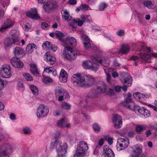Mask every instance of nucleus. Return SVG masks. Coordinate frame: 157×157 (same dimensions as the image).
Segmentation results:
<instances>
[{
    "label": "nucleus",
    "instance_id": "56",
    "mask_svg": "<svg viewBox=\"0 0 157 157\" xmlns=\"http://www.w3.org/2000/svg\"><path fill=\"white\" fill-rule=\"evenodd\" d=\"M145 133L146 134V136L148 137L151 135L152 133L150 130H147L145 132Z\"/></svg>",
    "mask_w": 157,
    "mask_h": 157
},
{
    "label": "nucleus",
    "instance_id": "3",
    "mask_svg": "<svg viewBox=\"0 0 157 157\" xmlns=\"http://www.w3.org/2000/svg\"><path fill=\"white\" fill-rule=\"evenodd\" d=\"M10 66L8 64L2 65L1 67L0 74L2 77L9 78L11 76Z\"/></svg>",
    "mask_w": 157,
    "mask_h": 157
},
{
    "label": "nucleus",
    "instance_id": "28",
    "mask_svg": "<svg viewBox=\"0 0 157 157\" xmlns=\"http://www.w3.org/2000/svg\"><path fill=\"white\" fill-rule=\"evenodd\" d=\"M147 128L145 126L141 125L140 124L137 125L136 127V131L138 134H141L143 131L146 130Z\"/></svg>",
    "mask_w": 157,
    "mask_h": 157
},
{
    "label": "nucleus",
    "instance_id": "23",
    "mask_svg": "<svg viewBox=\"0 0 157 157\" xmlns=\"http://www.w3.org/2000/svg\"><path fill=\"white\" fill-rule=\"evenodd\" d=\"M130 51V47L126 45H122L121 48L119 50L118 53L120 54H125L128 53Z\"/></svg>",
    "mask_w": 157,
    "mask_h": 157
},
{
    "label": "nucleus",
    "instance_id": "61",
    "mask_svg": "<svg viewBox=\"0 0 157 157\" xmlns=\"http://www.w3.org/2000/svg\"><path fill=\"white\" fill-rule=\"evenodd\" d=\"M10 117L11 120H15L16 118V117L15 115L12 113L10 115Z\"/></svg>",
    "mask_w": 157,
    "mask_h": 157
},
{
    "label": "nucleus",
    "instance_id": "36",
    "mask_svg": "<svg viewBox=\"0 0 157 157\" xmlns=\"http://www.w3.org/2000/svg\"><path fill=\"white\" fill-rule=\"evenodd\" d=\"M31 67V71L32 72L33 74H38V72H37V69H36V65L35 64H32L30 65Z\"/></svg>",
    "mask_w": 157,
    "mask_h": 157
},
{
    "label": "nucleus",
    "instance_id": "25",
    "mask_svg": "<svg viewBox=\"0 0 157 157\" xmlns=\"http://www.w3.org/2000/svg\"><path fill=\"white\" fill-rule=\"evenodd\" d=\"M142 151L141 148L139 147H135L131 155V157H139Z\"/></svg>",
    "mask_w": 157,
    "mask_h": 157
},
{
    "label": "nucleus",
    "instance_id": "18",
    "mask_svg": "<svg viewBox=\"0 0 157 157\" xmlns=\"http://www.w3.org/2000/svg\"><path fill=\"white\" fill-rule=\"evenodd\" d=\"M143 4L144 6L149 9H153L155 7L153 0H144Z\"/></svg>",
    "mask_w": 157,
    "mask_h": 157
},
{
    "label": "nucleus",
    "instance_id": "14",
    "mask_svg": "<svg viewBox=\"0 0 157 157\" xmlns=\"http://www.w3.org/2000/svg\"><path fill=\"white\" fill-rule=\"evenodd\" d=\"M13 25L12 21L9 19H7L4 21L3 24L0 28V31L3 32Z\"/></svg>",
    "mask_w": 157,
    "mask_h": 157
},
{
    "label": "nucleus",
    "instance_id": "38",
    "mask_svg": "<svg viewBox=\"0 0 157 157\" xmlns=\"http://www.w3.org/2000/svg\"><path fill=\"white\" fill-rule=\"evenodd\" d=\"M43 82L45 84H47L48 82H53L52 79L48 77H44L42 80Z\"/></svg>",
    "mask_w": 157,
    "mask_h": 157
},
{
    "label": "nucleus",
    "instance_id": "55",
    "mask_svg": "<svg viewBox=\"0 0 157 157\" xmlns=\"http://www.w3.org/2000/svg\"><path fill=\"white\" fill-rule=\"evenodd\" d=\"M23 132L25 134H29L30 133V130L29 128H26L23 129Z\"/></svg>",
    "mask_w": 157,
    "mask_h": 157
},
{
    "label": "nucleus",
    "instance_id": "21",
    "mask_svg": "<svg viewBox=\"0 0 157 157\" xmlns=\"http://www.w3.org/2000/svg\"><path fill=\"white\" fill-rule=\"evenodd\" d=\"M80 17L82 20H81L79 18L76 19H74L73 20V22L74 23L77 24L79 26H82L83 25L85 20H86V17L85 15H82Z\"/></svg>",
    "mask_w": 157,
    "mask_h": 157
},
{
    "label": "nucleus",
    "instance_id": "19",
    "mask_svg": "<svg viewBox=\"0 0 157 157\" xmlns=\"http://www.w3.org/2000/svg\"><path fill=\"white\" fill-rule=\"evenodd\" d=\"M122 83L124 84L128 85V87L130 86L132 82V78L131 76H128L126 78L122 77L121 79Z\"/></svg>",
    "mask_w": 157,
    "mask_h": 157
},
{
    "label": "nucleus",
    "instance_id": "45",
    "mask_svg": "<svg viewBox=\"0 0 157 157\" xmlns=\"http://www.w3.org/2000/svg\"><path fill=\"white\" fill-rule=\"evenodd\" d=\"M93 127L95 131L98 132L100 130V127H99L98 124L97 123L93 124Z\"/></svg>",
    "mask_w": 157,
    "mask_h": 157
},
{
    "label": "nucleus",
    "instance_id": "22",
    "mask_svg": "<svg viewBox=\"0 0 157 157\" xmlns=\"http://www.w3.org/2000/svg\"><path fill=\"white\" fill-rule=\"evenodd\" d=\"M67 74L66 72L63 69H62L60 73L59 79L63 82H65L67 80Z\"/></svg>",
    "mask_w": 157,
    "mask_h": 157
},
{
    "label": "nucleus",
    "instance_id": "7",
    "mask_svg": "<svg viewBox=\"0 0 157 157\" xmlns=\"http://www.w3.org/2000/svg\"><path fill=\"white\" fill-rule=\"evenodd\" d=\"M18 42L19 37L18 36H15L13 37H7L4 40L5 47L6 48L11 45L15 44Z\"/></svg>",
    "mask_w": 157,
    "mask_h": 157
},
{
    "label": "nucleus",
    "instance_id": "41",
    "mask_svg": "<svg viewBox=\"0 0 157 157\" xmlns=\"http://www.w3.org/2000/svg\"><path fill=\"white\" fill-rule=\"evenodd\" d=\"M83 44L84 47L86 49L89 50L91 48V45L90 40L86 42H84Z\"/></svg>",
    "mask_w": 157,
    "mask_h": 157
},
{
    "label": "nucleus",
    "instance_id": "40",
    "mask_svg": "<svg viewBox=\"0 0 157 157\" xmlns=\"http://www.w3.org/2000/svg\"><path fill=\"white\" fill-rule=\"evenodd\" d=\"M81 37L82 41H84V42H86L90 40L88 36L84 33H82L81 34Z\"/></svg>",
    "mask_w": 157,
    "mask_h": 157
},
{
    "label": "nucleus",
    "instance_id": "2",
    "mask_svg": "<svg viewBox=\"0 0 157 157\" xmlns=\"http://www.w3.org/2000/svg\"><path fill=\"white\" fill-rule=\"evenodd\" d=\"M88 149V147L87 144L82 141H80L74 155V157H84Z\"/></svg>",
    "mask_w": 157,
    "mask_h": 157
},
{
    "label": "nucleus",
    "instance_id": "49",
    "mask_svg": "<svg viewBox=\"0 0 157 157\" xmlns=\"http://www.w3.org/2000/svg\"><path fill=\"white\" fill-rule=\"evenodd\" d=\"M64 121V118H62V119L60 120L57 123V125L60 127H63V123Z\"/></svg>",
    "mask_w": 157,
    "mask_h": 157
},
{
    "label": "nucleus",
    "instance_id": "52",
    "mask_svg": "<svg viewBox=\"0 0 157 157\" xmlns=\"http://www.w3.org/2000/svg\"><path fill=\"white\" fill-rule=\"evenodd\" d=\"M139 18V21L140 24H143L144 22V19L142 16H138Z\"/></svg>",
    "mask_w": 157,
    "mask_h": 157
},
{
    "label": "nucleus",
    "instance_id": "27",
    "mask_svg": "<svg viewBox=\"0 0 157 157\" xmlns=\"http://www.w3.org/2000/svg\"><path fill=\"white\" fill-rule=\"evenodd\" d=\"M44 60L50 65H53L56 61L55 57L52 56H49L46 58H45Z\"/></svg>",
    "mask_w": 157,
    "mask_h": 157
},
{
    "label": "nucleus",
    "instance_id": "64",
    "mask_svg": "<svg viewBox=\"0 0 157 157\" xmlns=\"http://www.w3.org/2000/svg\"><path fill=\"white\" fill-rule=\"evenodd\" d=\"M112 75L113 77L114 78H116L118 76V74L117 72H114L112 73Z\"/></svg>",
    "mask_w": 157,
    "mask_h": 157
},
{
    "label": "nucleus",
    "instance_id": "4",
    "mask_svg": "<svg viewBox=\"0 0 157 157\" xmlns=\"http://www.w3.org/2000/svg\"><path fill=\"white\" fill-rule=\"evenodd\" d=\"M83 66L86 69H89L94 71H97L99 67L98 64L90 61H84L83 63Z\"/></svg>",
    "mask_w": 157,
    "mask_h": 157
},
{
    "label": "nucleus",
    "instance_id": "43",
    "mask_svg": "<svg viewBox=\"0 0 157 157\" xmlns=\"http://www.w3.org/2000/svg\"><path fill=\"white\" fill-rule=\"evenodd\" d=\"M108 6V4L106 3H101L99 6V9L100 10L103 11Z\"/></svg>",
    "mask_w": 157,
    "mask_h": 157
},
{
    "label": "nucleus",
    "instance_id": "5",
    "mask_svg": "<svg viewBox=\"0 0 157 157\" xmlns=\"http://www.w3.org/2000/svg\"><path fill=\"white\" fill-rule=\"evenodd\" d=\"M49 112L48 107L43 104L40 105L38 107L37 115L38 117H40L42 116H46Z\"/></svg>",
    "mask_w": 157,
    "mask_h": 157
},
{
    "label": "nucleus",
    "instance_id": "47",
    "mask_svg": "<svg viewBox=\"0 0 157 157\" xmlns=\"http://www.w3.org/2000/svg\"><path fill=\"white\" fill-rule=\"evenodd\" d=\"M62 96H63V100L64 99V97L66 100H68L69 99V95L68 92L66 90H65Z\"/></svg>",
    "mask_w": 157,
    "mask_h": 157
},
{
    "label": "nucleus",
    "instance_id": "44",
    "mask_svg": "<svg viewBox=\"0 0 157 157\" xmlns=\"http://www.w3.org/2000/svg\"><path fill=\"white\" fill-rule=\"evenodd\" d=\"M61 106L63 108L67 110L70 109L71 107L70 105L66 102H63Z\"/></svg>",
    "mask_w": 157,
    "mask_h": 157
},
{
    "label": "nucleus",
    "instance_id": "15",
    "mask_svg": "<svg viewBox=\"0 0 157 157\" xmlns=\"http://www.w3.org/2000/svg\"><path fill=\"white\" fill-rule=\"evenodd\" d=\"M9 145L7 144H4L0 146V148L3 150L0 151V157H9V155L8 152L6 149H7Z\"/></svg>",
    "mask_w": 157,
    "mask_h": 157
},
{
    "label": "nucleus",
    "instance_id": "42",
    "mask_svg": "<svg viewBox=\"0 0 157 157\" xmlns=\"http://www.w3.org/2000/svg\"><path fill=\"white\" fill-rule=\"evenodd\" d=\"M54 70V68L51 67H48L44 68V72H46L48 74H51L52 72Z\"/></svg>",
    "mask_w": 157,
    "mask_h": 157
},
{
    "label": "nucleus",
    "instance_id": "29",
    "mask_svg": "<svg viewBox=\"0 0 157 157\" xmlns=\"http://www.w3.org/2000/svg\"><path fill=\"white\" fill-rule=\"evenodd\" d=\"M54 8L53 4L52 2H47L44 5L43 8L46 12H48L49 10H51Z\"/></svg>",
    "mask_w": 157,
    "mask_h": 157
},
{
    "label": "nucleus",
    "instance_id": "39",
    "mask_svg": "<svg viewBox=\"0 0 157 157\" xmlns=\"http://www.w3.org/2000/svg\"><path fill=\"white\" fill-rule=\"evenodd\" d=\"M23 76L26 80L28 81H31L33 80V78L32 76L28 73H24L23 74Z\"/></svg>",
    "mask_w": 157,
    "mask_h": 157
},
{
    "label": "nucleus",
    "instance_id": "1",
    "mask_svg": "<svg viewBox=\"0 0 157 157\" xmlns=\"http://www.w3.org/2000/svg\"><path fill=\"white\" fill-rule=\"evenodd\" d=\"M71 81L74 83H75L78 86L89 87L95 84L96 80L95 78L92 75H87L84 78L80 74H75L72 76Z\"/></svg>",
    "mask_w": 157,
    "mask_h": 157
},
{
    "label": "nucleus",
    "instance_id": "58",
    "mask_svg": "<svg viewBox=\"0 0 157 157\" xmlns=\"http://www.w3.org/2000/svg\"><path fill=\"white\" fill-rule=\"evenodd\" d=\"M68 2L70 4L74 5L77 4V1L76 0H69Z\"/></svg>",
    "mask_w": 157,
    "mask_h": 157
},
{
    "label": "nucleus",
    "instance_id": "60",
    "mask_svg": "<svg viewBox=\"0 0 157 157\" xmlns=\"http://www.w3.org/2000/svg\"><path fill=\"white\" fill-rule=\"evenodd\" d=\"M104 139H103V138L99 140V143H98L99 145L100 146H102L104 144Z\"/></svg>",
    "mask_w": 157,
    "mask_h": 157
},
{
    "label": "nucleus",
    "instance_id": "54",
    "mask_svg": "<svg viewBox=\"0 0 157 157\" xmlns=\"http://www.w3.org/2000/svg\"><path fill=\"white\" fill-rule=\"evenodd\" d=\"M80 8L82 9L87 10L88 8V6L85 4L81 5L80 6Z\"/></svg>",
    "mask_w": 157,
    "mask_h": 157
},
{
    "label": "nucleus",
    "instance_id": "59",
    "mask_svg": "<svg viewBox=\"0 0 157 157\" xmlns=\"http://www.w3.org/2000/svg\"><path fill=\"white\" fill-rule=\"evenodd\" d=\"M58 152V157H65V154L66 153H62V152Z\"/></svg>",
    "mask_w": 157,
    "mask_h": 157
},
{
    "label": "nucleus",
    "instance_id": "51",
    "mask_svg": "<svg viewBox=\"0 0 157 157\" xmlns=\"http://www.w3.org/2000/svg\"><path fill=\"white\" fill-rule=\"evenodd\" d=\"M48 26V24L45 22H43L41 23V27L42 29H46Z\"/></svg>",
    "mask_w": 157,
    "mask_h": 157
},
{
    "label": "nucleus",
    "instance_id": "48",
    "mask_svg": "<svg viewBox=\"0 0 157 157\" xmlns=\"http://www.w3.org/2000/svg\"><path fill=\"white\" fill-rule=\"evenodd\" d=\"M141 94L138 92H137L133 94L134 97L137 99H141Z\"/></svg>",
    "mask_w": 157,
    "mask_h": 157
},
{
    "label": "nucleus",
    "instance_id": "12",
    "mask_svg": "<svg viewBox=\"0 0 157 157\" xmlns=\"http://www.w3.org/2000/svg\"><path fill=\"white\" fill-rule=\"evenodd\" d=\"M117 144H118L120 147H122L121 150L124 149L128 146L129 144V140L128 139L125 140L123 138H120L118 140Z\"/></svg>",
    "mask_w": 157,
    "mask_h": 157
},
{
    "label": "nucleus",
    "instance_id": "46",
    "mask_svg": "<svg viewBox=\"0 0 157 157\" xmlns=\"http://www.w3.org/2000/svg\"><path fill=\"white\" fill-rule=\"evenodd\" d=\"M59 135H60V133L58 132H57L56 133V134L54 137V138L55 139V140L54 141V143H52V144H51L53 146L56 143L57 141V140L58 138V137H59Z\"/></svg>",
    "mask_w": 157,
    "mask_h": 157
},
{
    "label": "nucleus",
    "instance_id": "8",
    "mask_svg": "<svg viewBox=\"0 0 157 157\" xmlns=\"http://www.w3.org/2000/svg\"><path fill=\"white\" fill-rule=\"evenodd\" d=\"M12 65L15 67L22 68L23 66V64L21 62L18 58L16 57L12 58L10 60Z\"/></svg>",
    "mask_w": 157,
    "mask_h": 157
},
{
    "label": "nucleus",
    "instance_id": "11",
    "mask_svg": "<svg viewBox=\"0 0 157 157\" xmlns=\"http://www.w3.org/2000/svg\"><path fill=\"white\" fill-rule=\"evenodd\" d=\"M26 16L33 19H38L40 18V16L37 13V10L36 9H31L26 13Z\"/></svg>",
    "mask_w": 157,
    "mask_h": 157
},
{
    "label": "nucleus",
    "instance_id": "32",
    "mask_svg": "<svg viewBox=\"0 0 157 157\" xmlns=\"http://www.w3.org/2000/svg\"><path fill=\"white\" fill-rule=\"evenodd\" d=\"M55 34L60 40L64 41V40L62 38V37L64 36V35L63 33L59 31H56L55 33Z\"/></svg>",
    "mask_w": 157,
    "mask_h": 157
},
{
    "label": "nucleus",
    "instance_id": "6",
    "mask_svg": "<svg viewBox=\"0 0 157 157\" xmlns=\"http://www.w3.org/2000/svg\"><path fill=\"white\" fill-rule=\"evenodd\" d=\"M132 100H130L129 99H126L125 101H124L122 103L123 106L125 108L133 111H135L138 107L137 105H135L133 103H132Z\"/></svg>",
    "mask_w": 157,
    "mask_h": 157
},
{
    "label": "nucleus",
    "instance_id": "62",
    "mask_svg": "<svg viewBox=\"0 0 157 157\" xmlns=\"http://www.w3.org/2000/svg\"><path fill=\"white\" fill-rule=\"evenodd\" d=\"M108 141L109 144L110 145L112 144L113 143V139L109 137L108 139Z\"/></svg>",
    "mask_w": 157,
    "mask_h": 157
},
{
    "label": "nucleus",
    "instance_id": "31",
    "mask_svg": "<svg viewBox=\"0 0 157 157\" xmlns=\"http://www.w3.org/2000/svg\"><path fill=\"white\" fill-rule=\"evenodd\" d=\"M140 57L144 60L147 61L150 60L151 56L150 55L146 53L140 54Z\"/></svg>",
    "mask_w": 157,
    "mask_h": 157
},
{
    "label": "nucleus",
    "instance_id": "50",
    "mask_svg": "<svg viewBox=\"0 0 157 157\" xmlns=\"http://www.w3.org/2000/svg\"><path fill=\"white\" fill-rule=\"evenodd\" d=\"M96 90H92L89 93V95H90V96L91 97H94L95 96V94H97L98 93L96 92Z\"/></svg>",
    "mask_w": 157,
    "mask_h": 157
},
{
    "label": "nucleus",
    "instance_id": "30",
    "mask_svg": "<svg viewBox=\"0 0 157 157\" xmlns=\"http://www.w3.org/2000/svg\"><path fill=\"white\" fill-rule=\"evenodd\" d=\"M23 50L20 47H16L14 50V54L16 56H18L23 53Z\"/></svg>",
    "mask_w": 157,
    "mask_h": 157
},
{
    "label": "nucleus",
    "instance_id": "35",
    "mask_svg": "<svg viewBox=\"0 0 157 157\" xmlns=\"http://www.w3.org/2000/svg\"><path fill=\"white\" fill-rule=\"evenodd\" d=\"M51 46H52V44L51 43L47 41L43 44L42 47L44 49H48L50 50V48Z\"/></svg>",
    "mask_w": 157,
    "mask_h": 157
},
{
    "label": "nucleus",
    "instance_id": "17",
    "mask_svg": "<svg viewBox=\"0 0 157 157\" xmlns=\"http://www.w3.org/2000/svg\"><path fill=\"white\" fill-rule=\"evenodd\" d=\"M66 58L68 59L72 60L74 59L77 56V54H75L74 51H66L64 55Z\"/></svg>",
    "mask_w": 157,
    "mask_h": 157
},
{
    "label": "nucleus",
    "instance_id": "57",
    "mask_svg": "<svg viewBox=\"0 0 157 157\" xmlns=\"http://www.w3.org/2000/svg\"><path fill=\"white\" fill-rule=\"evenodd\" d=\"M4 86V81L0 78V90L2 89Z\"/></svg>",
    "mask_w": 157,
    "mask_h": 157
},
{
    "label": "nucleus",
    "instance_id": "34",
    "mask_svg": "<svg viewBox=\"0 0 157 157\" xmlns=\"http://www.w3.org/2000/svg\"><path fill=\"white\" fill-rule=\"evenodd\" d=\"M66 40H68L71 46H74L76 44V40L73 37H68L66 38Z\"/></svg>",
    "mask_w": 157,
    "mask_h": 157
},
{
    "label": "nucleus",
    "instance_id": "63",
    "mask_svg": "<svg viewBox=\"0 0 157 157\" xmlns=\"http://www.w3.org/2000/svg\"><path fill=\"white\" fill-rule=\"evenodd\" d=\"M50 49H51L53 51L55 52L57 50V49L56 47L52 44V46L50 48Z\"/></svg>",
    "mask_w": 157,
    "mask_h": 157
},
{
    "label": "nucleus",
    "instance_id": "53",
    "mask_svg": "<svg viewBox=\"0 0 157 157\" xmlns=\"http://www.w3.org/2000/svg\"><path fill=\"white\" fill-rule=\"evenodd\" d=\"M117 35L122 36H123L124 34V32L122 30H119V31L117 32Z\"/></svg>",
    "mask_w": 157,
    "mask_h": 157
},
{
    "label": "nucleus",
    "instance_id": "20",
    "mask_svg": "<svg viewBox=\"0 0 157 157\" xmlns=\"http://www.w3.org/2000/svg\"><path fill=\"white\" fill-rule=\"evenodd\" d=\"M138 112L145 117H149L150 114V112L144 107H141L137 109Z\"/></svg>",
    "mask_w": 157,
    "mask_h": 157
},
{
    "label": "nucleus",
    "instance_id": "33",
    "mask_svg": "<svg viewBox=\"0 0 157 157\" xmlns=\"http://www.w3.org/2000/svg\"><path fill=\"white\" fill-rule=\"evenodd\" d=\"M106 86L105 84L103 83L100 86L97 88V89L99 92H104L106 91Z\"/></svg>",
    "mask_w": 157,
    "mask_h": 157
},
{
    "label": "nucleus",
    "instance_id": "37",
    "mask_svg": "<svg viewBox=\"0 0 157 157\" xmlns=\"http://www.w3.org/2000/svg\"><path fill=\"white\" fill-rule=\"evenodd\" d=\"M31 89L34 94L36 95H37L38 94V90L37 88L34 86H31Z\"/></svg>",
    "mask_w": 157,
    "mask_h": 157
},
{
    "label": "nucleus",
    "instance_id": "10",
    "mask_svg": "<svg viewBox=\"0 0 157 157\" xmlns=\"http://www.w3.org/2000/svg\"><path fill=\"white\" fill-rule=\"evenodd\" d=\"M56 149L58 152L66 153L67 145L66 143H62L61 142L57 143L56 144Z\"/></svg>",
    "mask_w": 157,
    "mask_h": 157
},
{
    "label": "nucleus",
    "instance_id": "24",
    "mask_svg": "<svg viewBox=\"0 0 157 157\" xmlns=\"http://www.w3.org/2000/svg\"><path fill=\"white\" fill-rule=\"evenodd\" d=\"M61 13L62 17L65 20L68 21L71 20L72 19V17L70 16L69 13L66 10H62L61 11Z\"/></svg>",
    "mask_w": 157,
    "mask_h": 157
},
{
    "label": "nucleus",
    "instance_id": "9",
    "mask_svg": "<svg viewBox=\"0 0 157 157\" xmlns=\"http://www.w3.org/2000/svg\"><path fill=\"white\" fill-rule=\"evenodd\" d=\"M122 119L120 116L118 114H115L113 117V122L114 125L116 128H120L121 125L122 124Z\"/></svg>",
    "mask_w": 157,
    "mask_h": 157
},
{
    "label": "nucleus",
    "instance_id": "16",
    "mask_svg": "<svg viewBox=\"0 0 157 157\" xmlns=\"http://www.w3.org/2000/svg\"><path fill=\"white\" fill-rule=\"evenodd\" d=\"M103 151L108 157H115V154L112 150L109 148V146L107 145L104 146Z\"/></svg>",
    "mask_w": 157,
    "mask_h": 157
},
{
    "label": "nucleus",
    "instance_id": "13",
    "mask_svg": "<svg viewBox=\"0 0 157 157\" xmlns=\"http://www.w3.org/2000/svg\"><path fill=\"white\" fill-rule=\"evenodd\" d=\"M65 90L63 88L58 87L56 88L55 90V94L56 98L58 97V100L61 101H63V93Z\"/></svg>",
    "mask_w": 157,
    "mask_h": 157
},
{
    "label": "nucleus",
    "instance_id": "26",
    "mask_svg": "<svg viewBox=\"0 0 157 157\" xmlns=\"http://www.w3.org/2000/svg\"><path fill=\"white\" fill-rule=\"evenodd\" d=\"M37 47L34 43H32L28 44L26 48V52L27 53H31L34 50V49H36Z\"/></svg>",
    "mask_w": 157,
    "mask_h": 157
}]
</instances>
